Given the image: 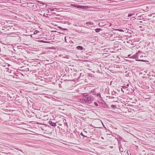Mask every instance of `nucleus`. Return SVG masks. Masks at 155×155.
<instances>
[{"label": "nucleus", "mask_w": 155, "mask_h": 155, "mask_svg": "<svg viewBox=\"0 0 155 155\" xmlns=\"http://www.w3.org/2000/svg\"><path fill=\"white\" fill-rule=\"evenodd\" d=\"M39 32V31H37V30H36L34 32V34H37L38 32Z\"/></svg>", "instance_id": "412c9836"}, {"label": "nucleus", "mask_w": 155, "mask_h": 155, "mask_svg": "<svg viewBox=\"0 0 155 155\" xmlns=\"http://www.w3.org/2000/svg\"><path fill=\"white\" fill-rule=\"evenodd\" d=\"M71 5L73 7L82 9H86L88 8V6H81L75 4H72Z\"/></svg>", "instance_id": "f03ea898"}, {"label": "nucleus", "mask_w": 155, "mask_h": 155, "mask_svg": "<svg viewBox=\"0 0 155 155\" xmlns=\"http://www.w3.org/2000/svg\"><path fill=\"white\" fill-rule=\"evenodd\" d=\"M76 48L78 50L80 51H81L83 50L84 49V48L82 46H77L76 47Z\"/></svg>", "instance_id": "20e7f679"}, {"label": "nucleus", "mask_w": 155, "mask_h": 155, "mask_svg": "<svg viewBox=\"0 0 155 155\" xmlns=\"http://www.w3.org/2000/svg\"><path fill=\"white\" fill-rule=\"evenodd\" d=\"M105 106H107V104H105Z\"/></svg>", "instance_id": "72a5a7b5"}, {"label": "nucleus", "mask_w": 155, "mask_h": 155, "mask_svg": "<svg viewBox=\"0 0 155 155\" xmlns=\"http://www.w3.org/2000/svg\"><path fill=\"white\" fill-rule=\"evenodd\" d=\"M123 88H121V91L124 92V91L123 90Z\"/></svg>", "instance_id": "7c9ffc66"}, {"label": "nucleus", "mask_w": 155, "mask_h": 155, "mask_svg": "<svg viewBox=\"0 0 155 155\" xmlns=\"http://www.w3.org/2000/svg\"><path fill=\"white\" fill-rule=\"evenodd\" d=\"M49 9L51 11H52L54 10V8H50Z\"/></svg>", "instance_id": "5701e85b"}, {"label": "nucleus", "mask_w": 155, "mask_h": 155, "mask_svg": "<svg viewBox=\"0 0 155 155\" xmlns=\"http://www.w3.org/2000/svg\"><path fill=\"white\" fill-rule=\"evenodd\" d=\"M102 30V29L100 28H97L95 29V31L96 32H100Z\"/></svg>", "instance_id": "9d476101"}, {"label": "nucleus", "mask_w": 155, "mask_h": 155, "mask_svg": "<svg viewBox=\"0 0 155 155\" xmlns=\"http://www.w3.org/2000/svg\"><path fill=\"white\" fill-rule=\"evenodd\" d=\"M119 31H123V30L121 29H120Z\"/></svg>", "instance_id": "c85d7f7f"}, {"label": "nucleus", "mask_w": 155, "mask_h": 155, "mask_svg": "<svg viewBox=\"0 0 155 155\" xmlns=\"http://www.w3.org/2000/svg\"><path fill=\"white\" fill-rule=\"evenodd\" d=\"M40 41L41 42L44 43H49V42H47L46 41H45L43 40H41V41Z\"/></svg>", "instance_id": "aec40b11"}, {"label": "nucleus", "mask_w": 155, "mask_h": 155, "mask_svg": "<svg viewBox=\"0 0 155 155\" xmlns=\"http://www.w3.org/2000/svg\"><path fill=\"white\" fill-rule=\"evenodd\" d=\"M123 88L124 90H125L126 91H130V89H129L128 87L126 86H123Z\"/></svg>", "instance_id": "0eeeda50"}, {"label": "nucleus", "mask_w": 155, "mask_h": 155, "mask_svg": "<svg viewBox=\"0 0 155 155\" xmlns=\"http://www.w3.org/2000/svg\"><path fill=\"white\" fill-rule=\"evenodd\" d=\"M62 29L63 30H67V29L66 28H64V29Z\"/></svg>", "instance_id": "2f4dec72"}, {"label": "nucleus", "mask_w": 155, "mask_h": 155, "mask_svg": "<svg viewBox=\"0 0 155 155\" xmlns=\"http://www.w3.org/2000/svg\"><path fill=\"white\" fill-rule=\"evenodd\" d=\"M90 93H91L92 94H93V95H96V93L95 92V89H94V90H91L90 92Z\"/></svg>", "instance_id": "39448f33"}, {"label": "nucleus", "mask_w": 155, "mask_h": 155, "mask_svg": "<svg viewBox=\"0 0 155 155\" xmlns=\"http://www.w3.org/2000/svg\"><path fill=\"white\" fill-rule=\"evenodd\" d=\"M86 24L88 25H92L94 24L92 22L87 21L86 22Z\"/></svg>", "instance_id": "6e6552de"}, {"label": "nucleus", "mask_w": 155, "mask_h": 155, "mask_svg": "<svg viewBox=\"0 0 155 155\" xmlns=\"http://www.w3.org/2000/svg\"><path fill=\"white\" fill-rule=\"evenodd\" d=\"M65 41L66 42V38L65 37Z\"/></svg>", "instance_id": "c9c22d12"}, {"label": "nucleus", "mask_w": 155, "mask_h": 155, "mask_svg": "<svg viewBox=\"0 0 155 155\" xmlns=\"http://www.w3.org/2000/svg\"><path fill=\"white\" fill-rule=\"evenodd\" d=\"M5 69H6V71H7L9 73H11L12 71L10 69H9L8 68H5Z\"/></svg>", "instance_id": "f8f14e48"}, {"label": "nucleus", "mask_w": 155, "mask_h": 155, "mask_svg": "<svg viewBox=\"0 0 155 155\" xmlns=\"http://www.w3.org/2000/svg\"><path fill=\"white\" fill-rule=\"evenodd\" d=\"M12 35H17L15 33H12L11 34Z\"/></svg>", "instance_id": "c756f323"}, {"label": "nucleus", "mask_w": 155, "mask_h": 155, "mask_svg": "<svg viewBox=\"0 0 155 155\" xmlns=\"http://www.w3.org/2000/svg\"><path fill=\"white\" fill-rule=\"evenodd\" d=\"M110 107L113 108L114 109H116L117 108V107L116 105H111Z\"/></svg>", "instance_id": "4468645a"}, {"label": "nucleus", "mask_w": 155, "mask_h": 155, "mask_svg": "<svg viewBox=\"0 0 155 155\" xmlns=\"http://www.w3.org/2000/svg\"><path fill=\"white\" fill-rule=\"evenodd\" d=\"M83 74H82V73H81L80 74V76L79 77H78V79H82V78H81V76H82L83 77Z\"/></svg>", "instance_id": "f3484780"}, {"label": "nucleus", "mask_w": 155, "mask_h": 155, "mask_svg": "<svg viewBox=\"0 0 155 155\" xmlns=\"http://www.w3.org/2000/svg\"><path fill=\"white\" fill-rule=\"evenodd\" d=\"M49 124L50 125L53 127H55L56 126V124L55 123H54L51 120L49 121Z\"/></svg>", "instance_id": "7ed1b4c3"}, {"label": "nucleus", "mask_w": 155, "mask_h": 155, "mask_svg": "<svg viewBox=\"0 0 155 155\" xmlns=\"http://www.w3.org/2000/svg\"><path fill=\"white\" fill-rule=\"evenodd\" d=\"M101 138H102V139H104V138H103V137H101Z\"/></svg>", "instance_id": "4c0bfd02"}, {"label": "nucleus", "mask_w": 155, "mask_h": 155, "mask_svg": "<svg viewBox=\"0 0 155 155\" xmlns=\"http://www.w3.org/2000/svg\"><path fill=\"white\" fill-rule=\"evenodd\" d=\"M80 134L82 135V136H83V137H87L86 136H84L83 134L81 132V134Z\"/></svg>", "instance_id": "393cba45"}, {"label": "nucleus", "mask_w": 155, "mask_h": 155, "mask_svg": "<svg viewBox=\"0 0 155 155\" xmlns=\"http://www.w3.org/2000/svg\"><path fill=\"white\" fill-rule=\"evenodd\" d=\"M127 86H129V85H127Z\"/></svg>", "instance_id": "ea45409f"}, {"label": "nucleus", "mask_w": 155, "mask_h": 155, "mask_svg": "<svg viewBox=\"0 0 155 155\" xmlns=\"http://www.w3.org/2000/svg\"><path fill=\"white\" fill-rule=\"evenodd\" d=\"M133 91V90L132 89H130V91H129L130 93H132Z\"/></svg>", "instance_id": "a878e982"}, {"label": "nucleus", "mask_w": 155, "mask_h": 155, "mask_svg": "<svg viewBox=\"0 0 155 155\" xmlns=\"http://www.w3.org/2000/svg\"><path fill=\"white\" fill-rule=\"evenodd\" d=\"M8 66H10V65L9 64H8Z\"/></svg>", "instance_id": "58836bf2"}, {"label": "nucleus", "mask_w": 155, "mask_h": 155, "mask_svg": "<svg viewBox=\"0 0 155 155\" xmlns=\"http://www.w3.org/2000/svg\"><path fill=\"white\" fill-rule=\"evenodd\" d=\"M81 95L84 96V100L87 103L90 104L94 100V97L87 93H82Z\"/></svg>", "instance_id": "f257e3e1"}, {"label": "nucleus", "mask_w": 155, "mask_h": 155, "mask_svg": "<svg viewBox=\"0 0 155 155\" xmlns=\"http://www.w3.org/2000/svg\"><path fill=\"white\" fill-rule=\"evenodd\" d=\"M135 60L137 61H143L145 62H149V61L147 60H140V59H136Z\"/></svg>", "instance_id": "1a4fd4ad"}, {"label": "nucleus", "mask_w": 155, "mask_h": 155, "mask_svg": "<svg viewBox=\"0 0 155 155\" xmlns=\"http://www.w3.org/2000/svg\"><path fill=\"white\" fill-rule=\"evenodd\" d=\"M58 86H59V87L60 88H61L62 87L61 85L60 84H58Z\"/></svg>", "instance_id": "bb28decb"}, {"label": "nucleus", "mask_w": 155, "mask_h": 155, "mask_svg": "<svg viewBox=\"0 0 155 155\" xmlns=\"http://www.w3.org/2000/svg\"><path fill=\"white\" fill-rule=\"evenodd\" d=\"M52 13V14H55V13H54V12H53Z\"/></svg>", "instance_id": "e433bc0d"}, {"label": "nucleus", "mask_w": 155, "mask_h": 155, "mask_svg": "<svg viewBox=\"0 0 155 155\" xmlns=\"http://www.w3.org/2000/svg\"><path fill=\"white\" fill-rule=\"evenodd\" d=\"M58 28H60V29H62V28H61V27H59Z\"/></svg>", "instance_id": "473e14b6"}, {"label": "nucleus", "mask_w": 155, "mask_h": 155, "mask_svg": "<svg viewBox=\"0 0 155 155\" xmlns=\"http://www.w3.org/2000/svg\"><path fill=\"white\" fill-rule=\"evenodd\" d=\"M94 105L96 106H98V104H97V103L96 102H94Z\"/></svg>", "instance_id": "4be33fe9"}, {"label": "nucleus", "mask_w": 155, "mask_h": 155, "mask_svg": "<svg viewBox=\"0 0 155 155\" xmlns=\"http://www.w3.org/2000/svg\"><path fill=\"white\" fill-rule=\"evenodd\" d=\"M142 52L140 50H139L136 53H137L138 55V54L140 53H142Z\"/></svg>", "instance_id": "6ab92c4d"}, {"label": "nucleus", "mask_w": 155, "mask_h": 155, "mask_svg": "<svg viewBox=\"0 0 155 155\" xmlns=\"http://www.w3.org/2000/svg\"><path fill=\"white\" fill-rule=\"evenodd\" d=\"M96 95L97 96H99L101 98V93H98L97 94L96 93Z\"/></svg>", "instance_id": "a211bd4d"}, {"label": "nucleus", "mask_w": 155, "mask_h": 155, "mask_svg": "<svg viewBox=\"0 0 155 155\" xmlns=\"http://www.w3.org/2000/svg\"><path fill=\"white\" fill-rule=\"evenodd\" d=\"M48 14H47L44 13L43 15V16L45 17H46V15H48Z\"/></svg>", "instance_id": "b1692460"}, {"label": "nucleus", "mask_w": 155, "mask_h": 155, "mask_svg": "<svg viewBox=\"0 0 155 155\" xmlns=\"http://www.w3.org/2000/svg\"><path fill=\"white\" fill-rule=\"evenodd\" d=\"M135 18L133 17L131 19H132V20H135Z\"/></svg>", "instance_id": "cd10ccee"}, {"label": "nucleus", "mask_w": 155, "mask_h": 155, "mask_svg": "<svg viewBox=\"0 0 155 155\" xmlns=\"http://www.w3.org/2000/svg\"><path fill=\"white\" fill-rule=\"evenodd\" d=\"M142 22H143L142 21H140V23H142Z\"/></svg>", "instance_id": "f704fd0d"}, {"label": "nucleus", "mask_w": 155, "mask_h": 155, "mask_svg": "<svg viewBox=\"0 0 155 155\" xmlns=\"http://www.w3.org/2000/svg\"><path fill=\"white\" fill-rule=\"evenodd\" d=\"M137 18L138 19H139V20H141L142 19V18H143V16H142V15H141L140 16H138L137 17Z\"/></svg>", "instance_id": "dca6fc26"}, {"label": "nucleus", "mask_w": 155, "mask_h": 155, "mask_svg": "<svg viewBox=\"0 0 155 155\" xmlns=\"http://www.w3.org/2000/svg\"><path fill=\"white\" fill-rule=\"evenodd\" d=\"M64 127L66 129H67L68 128V124L67 122H65L64 123Z\"/></svg>", "instance_id": "9b49d317"}, {"label": "nucleus", "mask_w": 155, "mask_h": 155, "mask_svg": "<svg viewBox=\"0 0 155 155\" xmlns=\"http://www.w3.org/2000/svg\"><path fill=\"white\" fill-rule=\"evenodd\" d=\"M134 15V12H133V13H132V14H128V17H130V16H131L133 15Z\"/></svg>", "instance_id": "2eb2a0df"}, {"label": "nucleus", "mask_w": 155, "mask_h": 155, "mask_svg": "<svg viewBox=\"0 0 155 155\" xmlns=\"http://www.w3.org/2000/svg\"><path fill=\"white\" fill-rule=\"evenodd\" d=\"M132 58H138V55L137 53H136L135 54L132 56Z\"/></svg>", "instance_id": "423d86ee"}, {"label": "nucleus", "mask_w": 155, "mask_h": 155, "mask_svg": "<svg viewBox=\"0 0 155 155\" xmlns=\"http://www.w3.org/2000/svg\"><path fill=\"white\" fill-rule=\"evenodd\" d=\"M119 149L120 152H123V149L121 146L119 147Z\"/></svg>", "instance_id": "ddd939ff"}]
</instances>
